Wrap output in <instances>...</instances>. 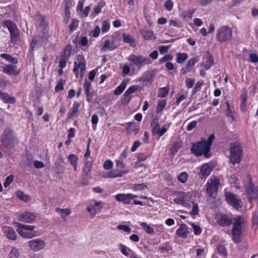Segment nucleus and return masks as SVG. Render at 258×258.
<instances>
[{"mask_svg":"<svg viewBox=\"0 0 258 258\" xmlns=\"http://www.w3.org/2000/svg\"><path fill=\"white\" fill-rule=\"evenodd\" d=\"M214 139V134H212L207 140L204 139L196 143H193L190 148L191 153L196 156L204 155L205 158H209L211 155V146Z\"/></svg>","mask_w":258,"mask_h":258,"instance_id":"f257e3e1","label":"nucleus"},{"mask_svg":"<svg viewBox=\"0 0 258 258\" xmlns=\"http://www.w3.org/2000/svg\"><path fill=\"white\" fill-rule=\"evenodd\" d=\"M233 226L232 229V239L236 243H238L241 241L242 237V218L241 216L233 219Z\"/></svg>","mask_w":258,"mask_h":258,"instance_id":"f03ea898","label":"nucleus"},{"mask_svg":"<svg viewBox=\"0 0 258 258\" xmlns=\"http://www.w3.org/2000/svg\"><path fill=\"white\" fill-rule=\"evenodd\" d=\"M230 156L231 162L235 165L236 163H239L242 157V146L238 142L230 144Z\"/></svg>","mask_w":258,"mask_h":258,"instance_id":"7ed1b4c3","label":"nucleus"},{"mask_svg":"<svg viewBox=\"0 0 258 258\" xmlns=\"http://www.w3.org/2000/svg\"><path fill=\"white\" fill-rule=\"evenodd\" d=\"M232 37V29L228 26H222L217 30L216 38L217 40L220 43L230 40Z\"/></svg>","mask_w":258,"mask_h":258,"instance_id":"20e7f679","label":"nucleus"},{"mask_svg":"<svg viewBox=\"0 0 258 258\" xmlns=\"http://www.w3.org/2000/svg\"><path fill=\"white\" fill-rule=\"evenodd\" d=\"M127 59L132 62V65L136 67L138 69L146 64H149L152 63L150 58L145 57L143 55H137L131 54L127 57Z\"/></svg>","mask_w":258,"mask_h":258,"instance_id":"39448f33","label":"nucleus"},{"mask_svg":"<svg viewBox=\"0 0 258 258\" xmlns=\"http://www.w3.org/2000/svg\"><path fill=\"white\" fill-rule=\"evenodd\" d=\"M1 142L3 146L7 149L13 148L18 142L17 139L13 136L11 130L4 132L2 137Z\"/></svg>","mask_w":258,"mask_h":258,"instance_id":"423d86ee","label":"nucleus"},{"mask_svg":"<svg viewBox=\"0 0 258 258\" xmlns=\"http://www.w3.org/2000/svg\"><path fill=\"white\" fill-rule=\"evenodd\" d=\"M3 26L8 29L11 37V41L13 42L16 41L19 36V30L17 25L12 21L7 20L3 22Z\"/></svg>","mask_w":258,"mask_h":258,"instance_id":"0eeeda50","label":"nucleus"},{"mask_svg":"<svg viewBox=\"0 0 258 258\" xmlns=\"http://www.w3.org/2000/svg\"><path fill=\"white\" fill-rule=\"evenodd\" d=\"M225 197L226 201L234 208L238 209L241 208V200L237 195L230 192H225Z\"/></svg>","mask_w":258,"mask_h":258,"instance_id":"6e6552de","label":"nucleus"},{"mask_svg":"<svg viewBox=\"0 0 258 258\" xmlns=\"http://www.w3.org/2000/svg\"><path fill=\"white\" fill-rule=\"evenodd\" d=\"M247 179L249 181L246 185V192L248 195V201L251 202L252 200L258 198V188L254 186L252 182L251 178L249 175H247Z\"/></svg>","mask_w":258,"mask_h":258,"instance_id":"1a4fd4ad","label":"nucleus"},{"mask_svg":"<svg viewBox=\"0 0 258 258\" xmlns=\"http://www.w3.org/2000/svg\"><path fill=\"white\" fill-rule=\"evenodd\" d=\"M219 184L220 182L218 178L212 179L210 182L207 183L206 190L210 197H214L216 195Z\"/></svg>","mask_w":258,"mask_h":258,"instance_id":"9d476101","label":"nucleus"},{"mask_svg":"<svg viewBox=\"0 0 258 258\" xmlns=\"http://www.w3.org/2000/svg\"><path fill=\"white\" fill-rule=\"evenodd\" d=\"M28 245L32 250L38 251L44 248L45 242L40 238H37L29 241Z\"/></svg>","mask_w":258,"mask_h":258,"instance_id":"9b49d317","label":"nucleus"},{"mask_svg":"<svg viewBox=\"0 0 258 258\" xmlns=\"http://www.w3.org/2000/svg\"><path fill=\"white\" fill-rule=\"evenodd\" d=\"M18 218L19 221L26 223H32L35 219V215L30 212L25 211L19 214Z\"/></svg>","mask_w":258,"mask_h":258,"instance_id":"f8f14e48","label":"nucleus"},{"mask_svg":"<svg viewBox=\"0 0 258 258\" xmlns=\"http://www.w3.org/2000/svg\"><path fill=\"white\" fill-rule=\"evenodd\" d=\"M43 43V37L40 35H36L33 37L30 46V50L33 51L35 48L40 47Z\"/></svg>","mask_w":258,"mask_h":258,"instance_id":"ddd939ff","label":"nucleus"},{"mask_svg":"<svg viewBox=\"0 0 258 258\" xmlns=\"http://www.w3.org/2000/svg\"><path fill=\"white\" fill-rule=\"evenodd\" d=\"M64 162L61 155L57 159L54 164V168L57 174L62 173L64 170Z\"/></svg>","mask_w":258,"mask_h":258,"instance_id":"4468645a","label":"nucleus"},{"mask_svg":"<svg viewBox=\"0 0 258 258\" xmlns=\"http://www.w3.org/2000/svg\"><path fill=\"white\" fill-rule=\"evenodd\" d=\"M213 168V166L210 163L204 164L201 168L199 175L201 178H206L208 176Z\"/></svg>","mask_w":258,"mask_h":258,"instance_id":"2eb2a0df","label":"nucleus"},{"mask_svg":"<svg viewBox=\"0 0 258 258\" xmlns=\"http://www.w3.org/2000/svg\"><path fill=\"white\" fill-rule=\"evenodd\" d=\"M2 230L9 239H16L17 234L15 230L11 227L5 226L2 227Z\"/></svg>","mask_w":258,"mask_h":258,"instance_id":"dca6fc26","label":"nucleus"},{"mask_svg":"<svg viewBox=\"0 0 258 258\" xmlns=\"http://www.w3.org/2000/svg\"><path fill=\"white\" fill-rule=\"evenodd\" d=\"M188 233V227L185 224H181L180 227L176 231V234L177 236L182 238H186Z\"/></svg>","mask_w":258,"mask_h":258,"instance_id":"f3484780","label":"nucleus"},{"mask_svg":"<svg viewBox=\"0 0 258 258\" xmlns=\"http://www.w3.org/2000/svg\"><path fill=\"white\" fill-rule=\"evenodd\" d=\"M17 67L13 64H7L3 67V72L10 75H16L18 74L17 71Z\"/></svg>","mask_w":258,"mask_h":258,"instance_id":"a211bd4d","label":"nucleus"},{"mask_svg":"<svg viewBox=\"0 0 258 258\" xmlns=\"http://www.w3.org/2000/svg\"><path fill=\"white\" fill-rule=\"evenodd\" d=\"M79 70H80V75L82 77L86 70V63L77 64L76 62H74L73 72L77 78H78L79 76Z\"/></svg>","mask_w":258,"mask_h":258,"instance_id":"6ab92c4d","label":"nucleus"},{"mask_svg":"<svg viewBox=\"0 0 258 258\" xmlns=\"http://www.w3.org/2000/svg\"><path fill=\"white\" fill-rule=\"evenodd\" d=\"M18 233L22 237L27 238H31L36 235V231H29L18 227L17 229Z\"/></svg>","mask_w":258,"mask_h":258,"instance_id":"aec40b11","label":"nucleus"},{"mask_svg":"<svg viewBox=\"0 0 258 258\" xmlns=\"http://www.w3.org/2000/svg\"><path fill=\"white\" fill-rule=\"evenodd\" d=\"M213 63L214 61L212 55L208 54L204 57L202 66L206 70H208L213 64Z\"/></svg>","mask_w":258,"mask_h":258,"instance_id":"412c9836","label":"nucleus"},{"mask_svg":"<svg viewBox=\"0 0 258 258\" xmlns=\"http://www.w3.org/2000/svg\"><path fill=\"white\" fill-rule=\"evenodd\" d=\"M217 221L219 225L223 227L229 226L232 223L231 220L225 215H221Z\"/></svg>","mask_w":258,"mask_h":258,"instance_id":"4be33fe9","label":"nucleus"},{"mask_svg":"<svg viewBox=\"0 0 258 258\" xmlns=\"http://www.w3.org/2000/svg\"><path fill=\"white\" fill-rule=\"evenodd\" d=\"M130 196L128 194H119L115 196V199L124 204H128L130 203Z\"/></svg>","mask_w":258,"mask_h":258,"instance_id":"5701e85b","label":"nucleus"},{"mask_svg":"<svg viewBox=\"0 0 258 258\" xmlns=\"http://www.w3.org/2000/svg\"><path fill=\"white\" fill-rule=\"evenodd\" d=\"M80 106V103L78 102H75L73 103V107L68 113L69 118L74 119L77 116L79 108Z\"/></svg>","mask_w":258,"mask_h":258,"instance_id":"b1692460","label":"nucleus"},{"mask_svg":"<svg viewBox=\"0 0 258 258\" xmlns=\"http://www.w3.org/2000/svg\"><path fill=\"white\" fill-rule=\"evenodd\" d=\"M122 38L123 41L124 43H128L131 46L135 47L137 46L135 40L131 35H126L125 33H123Z\"/></svg>","mask_w":258,"mask_h":258,"instance_id":"393cba45","label":"nucleus"},{"mask_svg":"<svg viewBox=\"0 0 258 258\" xmlns=\"http://www.w3.org/2000/svg\"><path fill=\"white\" fill-rule=\"evenodd\" d=\"M114 41H110V40H106L101 49L102 51H106L107 50H113L115 49Z\"/></svg>","mask_w":258,"mask_h":258,"instance_id":"a878e982","label":"nucleus"},{"mask_svg":"<svg viewBox=\"0 0 258 258\" xmlns=\"http://www.w3.org/2000/svg\"><path fill=\"white\" fill-rule=\"evenodd\" d=\"M0 98L5 103H14L15 102L14 97H10L7 93L0 92Z\"/></svg>","mask_w":258,"mask_h":258,"instance_id":"bb28decb","label":"nucleus"},{"mask_svg":"<svg viewBox=\"0 0 258 258\" xmlns=\"http://www.w3.org/2000/svg\"><path fill=\"white\" fill-rule=\"evenodd\" d=\"M126 83L124 81L122 82L114 90V94L116 95H120L124 91L126 88Z\"/></svg>","mask_w":258,"mask_h":258,"instance_id":"cd10ccee","label":"nucleus"},{"mask_svg":"<svg viewBox=\"0 0 258 258\" xmlns=\"http://www.w3.org/2000/svg\"><path fill=\"white\" fill-rule=\"evenodd\" d=\"M55 211L59 214L61 217L63 218L66 216L69 215L71 213V211L70 209H60L59 208H56Z\"/></svg>","mask_w":258,"mask_h":258,"instance_id":"c85d7f7f","label":"nucleus"},{"mask_svg":"<svg viewBox=\"0 0 258 258\" xmlns=\"http://www.w3.org/2000/svg\"><path fill=\"white\" fill-rule=\"evenodd\" d=\"M166 104V100H161L158 102V104L156 106V111L157 113L161 112L165 108Z\"/></svg>","mask_w":258,"mask_h":258,"instance_id":"c756f323","label":"nucleus"},{"mask_svg":"<svg viewBox=\"0 0 258 258\" xmlns=\"http://www.w3.org/2000/svg\"><path fill=\"white\" fill-rule=\"evenodd\" d=\"M181 147L180 144L178 142H175L173 144L172 147L170 148V155L174 156L175 154L178 152L180 147Z\"/></svg>","mask_w":258,"mask_h":258,"instance_id":"7c9ffc66","label":"nucleus"},{"mask_svg":"<svg viewBox=\"0 0 258 258\" xmlns=\"http://www.w3.org/2000/svg\"><path fill=\"white\" fill-rule=\"evenodd\" d=\"M0 56L5 59L8 61L11 62L14 64L17 63L18 61L17 59L11 56L10 54L7 53H2L0 55Z\"/></svg>","mask_w":258,"mask_h":258,"instance_id":"2f4dec72","label":"nucleus"},{"mask_svg":"<svg viewBox=\"0 0 258 258\" xmlns=\"http://www.w3.org/2000/svg\"><path fill=\"white\" fill-rule=\"evenodd\" d=\"M176 55V61L179 63H183L188 57L187 54L185 53H177Z\"/></svg>","mask_w":258,"mask_h":258,"instance_id":"473e14b6","label":"nucleus"},{"mask_svg":"<svg viewBox=\"0 0 258 258\" xmlns=\"http://www.w3.org/2000/svg\"><path fill=\"white\" fill-rule=\"evenodd\" d=\"M79 21L77 19H73L69 26V30L70 33L75 31L78 27Z\"/></svg>","mask_w":258,"mask_h":258,"instance_id":"72a5a7b5","label":"nucleus"},{"mask_svg":"<svg viewBox=\"0 0 258 258\" xmlns=\"http://www.w3.org/2000/svg\"><path fill=\"white\" fill-rule=\"evenodd\" d=\"M15 224L18 227L23 228L26 230V231H34L33 230L35 228V226L24 225L19 223H15Z\"/></svg>","mask_w":258,"mask_h":258,"instance_id":"f704fd0d","label":"nucleus"},{"mask_svg":"<svg viewBox=\"0 0 258 258\" xmlns=\"http://www.w3.org/2000/svg\"><path fill=\"white\" fill-rule=\"evenodd\" d=\"M141 226L146 233L148 234H153L154 233L153 228L147 225L146 223H141Z\"/></svg>","mask_w":258,"mask_h":258,"instance_id":"c9c22d12","label":"nucleus"},{"mask_svg":"<svg viewBox=\"0 0 258 258\" xmlns=\"http://www.w3.org/2000/svg\"><path fill=\"white\" fill-rule=\"evenodd\" d=\"M227 109H226V116L230 117L232 120L235 119L234 115V111L230 108L229 104L228 102H226Z\"/></svg>","mask_w":258,"mask_h":258,"instance_id":"e433bc0d","label":"nucleus"},{"mask_svg":"<svg viewBox=\"0 0 258 258\" xmlns=\"http://www.w3.org/2000/svg\"><path fill=\"white\" fill-rule=\"evenodd\" d=\"M252 226L256 230L258 227V212H253L252 217Z\"/></svg>","mask_w":258,"mask_h":258,"instance_id":"4c0bfd02","label":"nucleus"},{"mask_svg":"<svg viewBox=\"0 0 258 258\" xmlns=\"http://www.w3.org/2000/svg\"><path fill=\"white\" fill-rule=\"evenodd\" d=\"M129 172L128 170H122L120 172H118L117 174H115V172H111L109 173V175L107 176V177L109 178H116L118 177H121L123 174H126Z\"/></svg>","mask_w":258,"mask_h":258,"instance_id":"58836bf2","label":"nucleus"},{"mask_svg":"<svg viewBox=\"0 0 258 258\" xmlns=\"http://www.w3.org/2000/svg\"><path fill=\"white\" fill-rule=\"evenodd\" d=\"M92 169L91 163L89 162H86L85 166L83 168V172L86 176H88L90 174V171Z\"/></svg>","mask_w":258,"mask_h":258,"instance_id":"ea45409f","label":"nucleus"},{"mask_svg":"<svg viewBox=\"0 0 258 258\" xmlns=\"http://www.w3.org/2000/svg\"><path fill=\"white\" fill-rule=\"evenodd\" d=\"M168 92L169 88L168 87L161 88L159 89L158 96L159 97L164 98L168 95Z\"/></svg>","mask_w":258,"mask_h":258,"instance_id":"a19ab883","label":"nucleus"},{"mask_svg":"<svg viewBox=\"0 0 258 258\" xmlns=\"http://www.w3.org/2000/svg\"><path fill=\"white\" fill-rule=\"evenodd\" d=\"M110 27V22L109 20H106L102 23V26L101 27L102 33H106L109 30Z\"/></svg>","mask_w":258,"mask_h":258,"instance_id":"79ce46f5","label":"nucleus"},{"mask_svg":"<svg viewBox=\"0 0 258 258\" xmlns=\"http://www.w3.org/2000/svg\"><path fill=\"white\" fill-rule=\"evenodd\" d=\"M150 126L152 129H160L159 124L158 118L157 117L154 118L151 122ZM161 129H165V128L162 127Z\"/></svg>","mask_w":258,"mask_h":258,"instance_id":"37998d69","label":"nucleus"},{"mask_svg":"<svg viewBox=\"0 0 258 258\" xmlns=\"http://www.w3.org/2000/svg\"><path fill=\"white\" fill-rule=\"evenodd\" d=\"M17 196L19 199L25 202L28 201L30 200V197L25 195L21 191H18L17 192Z\"/></svg>","mask_w":258,"mask_h":258,"instance_id":"c03bdc74","label":"nucleus"},{"mask_svg":"<svg viewBox=\"0 0 258 258\" xmlns=\"http://www.w3.org/2000/svg\"><path fill=\"white\" fill-rule=\"evenodd\" d=\"M199 61V59L196 58V57H194V58H192L191 59H190L188 62H187V63L186 66V69L187 70H190L195 66V63L197 62H198Z\"/></svg>","mask_w":258,"mask_h":258,"instance_id":"a18cd8bd","label":"nucleus"},{"mask_svg":"<svg viewBox=\"0 0 258 258\" xmlns=\"http://www.w3.org/2000/svg\"><path fill=\"white\" fill-rule=\"evenodd\" d=\"M185 195L184 193H181V195L174 199V202L179 205H182L184 203Z\"/></svg>","mask_w":258,"mask_h":258,"instance_id":"49530a36","label":"nucleus"},{"mask_svg":"<svg viewBox=\"0 0 258 258\" xmlns=\"http://www.w3.org/2000/svg\"><path fill=\"white\" fill-rule=\"evenodd\" d=\"M68 159L72 165L77 164L78 158L76 155L73 154H70L68 156Z\"/></svg>","mask_w":258,"mask_h":258,"instance_id":"de8ad7c7","label":"nucleus"},{"mask_svg":"<svg viewBox=\"0 0 258 258\" xmlns=\"http://www.w3.org/2000/svg\"><path fill=\"white\" fill-rule=\"evenodd\" d=\"M187 173L185 172H183L178 176L177 179L181 183H184L187 181Z\"/></svg>","mask_w":258,"mask_h":258,"instance_id":"09e8293b","label":"nucleus"},{"mask_svg":"<svg viewBox=\"0 0 258 258\" xmlns=\"http://www.w3.org/2000/svg\"><path fill=\"white\" fill-rule=\"evenodd\" d=\"M217 252L219 254H221L223 256L227 255V250L225 246L223 245H219L217 247Z\"/></svg>","mask_w":258,"mask_h":258,"instance_id":"8fccbe9b","label":"nucleus"},{"mask_svg":"<svg viewBox=\"0 0 258 258\" xmlns=\"http://www.w3.org/2000/svg\"><path fill=\"white\" fill-rule=\"evenodd\" d=\"M105 5V3L103 1H101L100 2H99L97 6L96 7H95L94 8V13L96 14H98L100 13L101 11L102 8L104 7Z\"/></svg>","mask_w":258,"mask_h":258,"instance_id":"3c124183","label":"nucleus"},{"mask_svg":"<svg viewBox=\"0 0 258 258\" xmlns=\"http://www.w3.org/2000/svg\"><path fill=\"white\" fill-rule=\"evenodd\" d=\"M143 35L145 39H151L154 37L153 32L150 30L144 31Z\"/></svg>","mask_w":258,"mask_h":258,"instance_id":"603ef678","label":"nucleus"},{"mask_svg":"<svg viewBox=\"0 0 258 258\" xmlns=\"http://www.w3.org/2000/svg\"><path fill=\"white\" fill-rule=\"evenodd\" d=\"M13 179L14 176L13 175H10L9 176H8L4 183V187L6 188L8 187L10 185V184L13 182Z\"/></svg>","mask_w":258,"mask_h":258,"instance_id":"864d4df0","label":"nucleus"},{"mask_svg":"<svg viewBox=\"0 0 258 258\" xmlns=\"http://www.w3.org/2000/svg\"><path fill=\"white\" fill-rule=\"evenodd\" d=\"M134 189L135 190H145L148 189L147 186L144 183L134 184Z\"/></svg>","mask_w":258,"mask_h":258,"instance_id":"5fc2aeb1","label":"nucleus"},{"mask_svg":"<svg viewBox=\"0 0 258 258\" xmlns=\"http://www.w3.org/2000/svg\"><path fill=\"white\" fill-rule=\"evenodd\" d=\"M69 58V56L61 57L59 61V67L63 69L66 67L67 64V60Z\"/></svg>","mask_w":258,"mask_h":258,"instance_id":"6e6d98bb","label":"nucleus"},{"mask_svg":"<svg viewBox=\"0 0 258 258\" xmlns=\"http://www.w3.org/2000/svg\"><path fill=\"white\" fill-rule=\"evenodd\" d=\"M195 80L194 79L187 78L185 80V85L187 88H191L193 87L195 84Z\"/></svg>","mask_w":258,"mask_h":258,"instance_id":"4d7b16f0","label":"nucleus"},{"mask_svg":"<svg viewBox=\"0 0 258 258\" xmlns=\"http://www.w3.org/2000/svg\"><path fill=\"white\" fill-rule=\"evenodd\" d=\"M63 90V81L62 79H60L57 83L55 87V91L58 92Z\"/></svg>","mask_w":258,"mask_h":258,"instance_id":"13d9d810","label":"nucleus"},{"mask_svg":"<svg viewBox=\"0 0 258 258\" xmlns=\"http://www.w3.org/2000/svg\"><path fill=\"white\" fill-rule=\"evenodd\" d=\"M164 7L167 11H171L173 7V3L172 1L171 0H167L166 1L164 4Z\"/></svg>","mask_w":258,"mask_h":258,"instance_id":"bf43d9fd","label":"nucleus"},{"mask_svg":"<svg viewBox=\"0 0 258 258\" xmlns=\"http://www.w3.org/2000/svg\"><path fill=\"white\" fill-rule=\"evenodd\" d=\"M191 225L194 229V234L195 235H199L202 232V229L199 225L195 223H191Z\"/></svg>","mask_w":258,"mask_h":258,"instance_id":"052dcab7","label":"nucleus"},{"mask_svg":"<svg viewBox=\"0 0 258 258\" xmlns=\"http://www.w3.org/2000/svg\"><path fill=\"white\" fill-rule=\"evenodd\" d=\"M199 213V208L197 204L192 202V208L190 212L191 215H196Z\"/></svg>","mask_w":258,"mask_h":258,"instance_id":"680f3d73","label":"nucleus"},{"mask_svg":"<svg viewBox=\"0 0 258 258\" xmlns=\"http://www.w3.org/2000/svg\"><path fill=\"white\" fill-rule=\"evenodd\" d=\"M139 87L137 85H134L129 87L126 90V93L127 94H132L136 91H137L139 89Z\"/></svg>","mask_w":258,"mask_h":258,"instance_id":"e2e57ef3","label":"nucleus"},{"mask_svg":"<svg viewBox=\"0 0 258 258\" xmlns=\"http://www.w3.org/2000/svg\"><path fill=\"white\" fill-rule=\"evenodd\" d=\"M240 109L241 111L244 112L246 109V98L245 97H243L242 101L240 103Z\"/></svg>","mask_w":258,"mask_h":258,"instance_id":"0e129e2a","label":"nucleus"},{"mask_svg":"<svg viewBox=\"0 0 258 258\" xmlns=\"http://www.w3.org/2000/svg\"><path fill=\"white\" fill-rule=\"evenodd\" d=\"M100 32V28L98 26L95 27L94 30L91 32V35L94 38L97 37Z\"/></svg>","mask_w":258,"mask_h":258,"instance_id":"69168bd1","label":"nucleus"},{"mask_svg":"<svg viewBox=\"0 0 258 258\" xmlns=\"http://www.w3.org/2000/svg\"><path fill=\"white\" fill-rule=\"evenodd\" d=\"M10 255L11 258H18L19 255V253L16 248H13L11 251Z\"/></svg>","mask_w":258,"mask_h":258,"instance_id":"338daca9","label":"nucleus"},{"mask_svg":"<svg viewBox=\"0 0 258 258\" xmlns=\"http://www.w3.org/2000/svg\"><path fill=\"white\" fill-rule=\"evenodd\" d=\"M170 47V45L160 46L159 48V50L161 54H163L168 52Z\"/></svg>","mask_w":258,"mask_h":258,"instance_id":"774afa93","label":"nucleus"}]
</instances>
